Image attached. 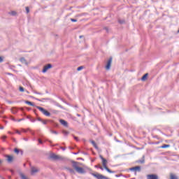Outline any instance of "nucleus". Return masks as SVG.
Here are the masks:
<instances>
[{"label":"nucleus","mask_w":179,"mask_h":179,"mask_svg":"<svg viewBox=\"0 0 179 179\" xmlns=\"http://www.w3.org/2000/svg\"><path fill=\"white\" fill-rule=\"evenodd\" d=\"M72 164H73V169L76 170L77 173H78L79 174H86V171H85L83 168L79 167V164H80L79 162H73Z\"/></svg>","instance_id":"f257e3e1"},{"label":"nucleus","mask_w":179,"mask_h":179,"mask_svg":"<svg viewBox=\"0 0 179 179\" xmlns=\"http://www.w3.org/2000/svg\"><path fill=\"white\" fill-rule=\"evenodd\" d=\"M99 158L102 160V164L103 166V169L108 171V173H110V174H114L115 171H111L108 167H107V159H104L101 155L99 156Z\"/></svg>","instance_id":"f03ea898"},{"label":"nucleus","mask_w":179,"mask_h":179,"mask_svg":"<svg viewBox=\"0 0 179 179\" xmlns=\"http://www.w3.org/2000/svg\"><path fill=\"white\" fill-rule=\"evenodd\" d=\"M36 108L43 114V115H45V117H50L51 115V113L48 112V110H45L44 108L41 106H36Z\"/></svg>","instance_id":"7ed1b4c3"},{"label":"nucleus","mask_w":179,"mask_h":179,"mask_svg":"<svg viewBox=\"0 0 179 179\" xmlns=\"http://www.w3.org/2000/svg\"><path fill=\"white\" fill-rule=\"evenodd\" d=\"M91 176H93V177H95V178L96 179H108V178L99 173H90Z\"/></svg>","instance_id":"20e7f679"},{"label":"nucleus","mask_w":179,"mask_h":179,"mask_svg":"<svg viewBox=\"0 0 179 179\" xmlns=\"http://www.w3.org/2000/svg\"><path fill=\"white\" fill-rule=\"evenodd\" d=\"M50 159H51L52 160H61V159H62V157H61L59 155H57L54 153H52L50 155Z\"/></svg>","instance_id":"39448f33"},{"label":"nucleus","mask_w":179,"mask_h":179,"mask_svg":"<svg viewBox=\"0 0 179 179\" xmlns=\"http://www.w3.org/2000/svg\"><path fill=\"white\" fill-rule=\"evenodd\" d=\"M111 62H113V58L110 57L109 59L107 62V64L106 66V69L108 71L110 68H111Z\"/></svg>","instance_id":"423d86ee"},{"label":"nucleus","mask_w":179,"mask_h":179,"mask_svg":"<svg viewBox=\"0 0 179 179\" xmlns=\"http://www.w3.org/2000/svg\"><path fill=\"white\" fill-rule=\"evenodd\" d=\"M52 68V65L51 64H48L46 66L43 67V69L42 70L43 73H45L47 72L48 69H51Z\"/></svg>","instance_id":"0eeeda50"},{"label":"nucleus","mask_w":179,"mask_h":179,"mask_svg":"<svg viewBox=\"0 0 179 179\" xmlns=\"http://www.w3.org/2000/svg\"><path fill=\"white\" fill-rule=\"evenodd\" d=\"M40 171V170H38V169L34 167V166H32L31 168V176H34V174H36V173H38Z\"/></svg>","instance_id":"6e6552de"},{"label":"nucleus","mask_w":179,"mask_h":179,"mask_svg":"<svg viewBox=\"0 0 179 179\" xmlns=\"http://www.w3.org/2000/svg\"><path fill=\"white\" fill-rule=\"evenodd\" d=\"M130 171H141V166H135L129 169Z\"/></svg>","instance_id":"1a4fd4ad"},{"label":"nucleus","mask_w":179,"mask_h":179,"mask_svg":"<svg viewBox=\"0 0 179 179\" xmlns=\"http://www.w3.org/2000/svg\"><path fill=\"white\" fill-rule=\"evenodd\" d=\"M147 179H159L157 175L150 174L147 176Z\"/></svg>","instance_id":"9d476101"},{"label":"nucleus","mask_w":179,"mask_h":179,"mask_svg":"<svg viewBox=\"0 0 179 179\" xmlns=\"http://www.w3.org/2000/svg\"><path fill=\"white\" fill-rule=\"evenodd\" d=\"M6 157L7 158V162L8 163H12V162H13V156H12V155H6Z\"/></svg>","instance_id":"9b49d317"},{"label":"nucleus","mask_w":179,"mask_h":179,"mask_svg":"<svg viewBox=\"0 0 179 179\" xmlns=\"http://www.w3.org/2000/svg\"><path fill=\"white\" fill-rule=\"evenodd\" d=\"M59 122L60 124H62V125H63L64 127H68V122L65 121L64 120L60 119L59 120Z\"/></svg>","instance_id":"f8f14e48"},{"label":"nucleus","mask_w":179,"mask_h":179,"mask_svg":"<svg viewBox=\"0 0 179 179\" xmlns=\"http://www.w3.org/2000/svg\"><path fill=\"white\" fill-rule=\"evenodd\" d=\"M25 104H28L29 106H31L32 107H38L34 103H33V102L29 101H25Z\"/></svg>","instance_id":"ddd939ff"},{"label":"nucleus","mask_w":179,"mask_h":179,"mask_svg":"<svg viewBox=\"0 0 179 179\" xmlns=\"http://www.w3.org/2000/svg\"><path fill=\"white\" fill-rule=\"evenodd\" d=\"M90 143H92V145H93L94 148H95V149H99V147L97 146V144H96V142L93 140L90 141Z\"/></svg>","instance_id":"4468645a"},{"label":"nucleus","mask_w":179,"mask_h":179,"mask_svg":"<svg viewBox=\"0 0 179 179\" xmlns=\"http://www.w3.org/2000/svg\"><path fill=\"white\" fill-rule=\"evenodd\" d=\"M20 62H22V64H24L25 65H27V62L26 61V59H24V57H22L20 59Z\"/></svg>","instance_id":"2eb2a0df"},{"label":"nucleus","mask_w":179,"mask_h":179,"mask_svg":"<svg viewBox=\"0 0 179 179\" xmlns=\"http://www.w3.org/2000/svg\"><path fill=\"white\" fill-rule=\"evenodd\" d=\"M148 73H145L144 76H143V77L141 78V80L143 82H145V80H146V79H148Z\"/></svg>","instance_id":"dca6fc26"},{"label":"nucleus","mask_w":179,"mask_h":179,"mask_svg":"<svg viewBox=\"0 0 179 179\" xmlns=\"http://www.w3.org/2000/svg\"><path fill=\"white\" fill-rule=\"evenodd\" d=\"M138 163H141V164H143L145 163V155L143 156V158L141 160H138Z\"/></svg>","instance_id":"f3484780"},{"label":"nucleus","mask_w":179,"mask_h":179,"mask_svg":"<svg viewBox=\"0 0 179 179\" xmlns=\"http://www.w3.org/2000/svg\"><path fill=\"white\" fill-rule=\"evenodd\" d=\"M62 134L64 135V136H68L69 135V131H66L65 130H63Z\"/></svg>","instance_id":"a211bd4d"},{"label":"nucleus","mask_w":179,"mask_h":179,"mask_svg":"<svg viewBox=\"0 0 179 179\" xmlns=\"http://www.w3.org/2000/svg\"><path fill=\"white\" fill-rule=\"evenodd\" d=\"M68 171H69L71 174H75V170L71 169V168H67Z\"/></svg>","instance_id":"6ab92c4d"},{"label":"nucleus","mask_w":179,"mask_h":179,"mask_svg":"<svg viewBox=\"0 0 179 179\" xmlns=\"http://www.w3.org/2000/svg\"><path fill=\"white\" fill-rule=\"evenodd\" d=\"M161 148L162 149H166V148H170V145L164 144V145H162Z\"/></svg>","instance_id":"aec40b11"},{"label":"nucleus","mask_w":179,"mask_h":179,"mask_svg":"<svg viewBox=\"0 0 179 179\" xmlns=\"http://www.w3.org/2000/svg\"><path fill=\"white\" fill-rule=\"evenodd\" d=\"M51 134H55V135H58V131H55V130H52V129H50V130Z\"/></svg>","instance_id":"412c9836"},{"label":"nucleus","mask_w":179,"mask_h":179,"mask_svg":"<svg viewBox=\"0 0 179 179\" xmlns=\"http://www.w3.org/2000/svg\"><path fill=\"white\" fill-rule=\"evenodd\" d=\"M9 14L12 16H16V11H11L10 13H9Z\"/></svg>","instance_id":"4be33fe9"},{"label":"nucleus","mask_w":179,"mask_h":179,"mask_svg":"<svg viewBox=\"0 0 179 179\" xmlns=\"http://www.w3.org/2000/svg\"><path fill=\"white\" fill-rule=\"evenodd\" d=\"M118 22L120 24H124V23H125V20H119Z\"/></svg>","instance_id":"5701e85b"},{"label":"nucleus","mask_w":179,"mask_h":179,"mask_svg":"<svg viewBox=\"0 0 179 179\" xmlns=\"http://www.w3.org/2000/svg\"><path fill=\"white\" fill-rule=\"evenodd\" d=\"M12 113H13V114H16V113H17V109H16V108H13V109H12Z\"/></svg>","instance_id":"b1692460"},{"label":"nucleus","mask_w":179,"mask_h":179,"mask_svg":"<svg viewBox=\"0 0 179 179\" xmlns=\"http://www.w3.org/2000/svg\"><path fill=\"white\" fill-rule=\"evenodd\" d=\"M14 152H15V153H17V155H19L20 150L17 148H15Z\"/></svg>","instance_id":"393cba45"},{"label":"nucleus","mask_w":179,"mask_h":179,"mask_svg":"<svg viewBox=\"0 0 179 179\" xmlns=\"http://www.w3.org/2000/svg\"><path fill=\"white\" fill-rule=\"evenodd\" d=\"M82 69H83V66L78 67L77 71H82Z\"/></svg>","instance_id":"a878e982"},{"label":"nucleus","mask_w":179,"mask_h":179,"mask_svg":"<svg viewBox=\"0 0 179 179\" xmlns=\"http://www.w3.org/2000/svg\"><path fill=\"white\" fill-rule=\"evenodd\" d=\"M27 131H29V132L31 134V135H34V131H33L31 129H27Z\"/></svg>","instance_id":"bb28decb"},{"label":"nucleus","mask_w":179,"mask_h":179,"mask_svg":"<svg viewBox=\"0 0 179 179\" xmlns=\"http://www.w3.org/2000/svg\"><path fill=\"white\" fill-rule=\"evenodd\" d=\"M25 10H26L27 13H29L30 12V9L29 8V7H26Z\"/></svg>","instance_id":"cd10ccee"},{"label":"nucleus","mask_w":179,"mask_h":179,"mask_svg":"<svg viewBox=\"0 0 179 179\" xmlns=\"http://www.w3.org/2000/svg\"><path fill=\"white\" fill-rule=\"evenodd\" d=\"M20 92H24V88H23V87H20Z\"/></svg>","instance_id":"c85d7f7f"},{"label":"nucleus","mask_w":179,"mask_h":179,"mask_svg":"<svg viewBox=\"0 0 179 179\" xmlns=\"http://www.w3.org/2000/svg\"><path fill=\"white\" fill-rule=\"evenodd\" d=\"M41 122L43 123L44 125L47 124V120H42Z\"/></svg>","instance_id":"c756f323"},{"label":"nucleus","mask_w":179,"mask_h":179,"mask_svg":"<svg viewBox=\"0 0 179 179\" xmlns=\"http://www.w3.org/2000/svg\"><path fill=\"white\" fill-rule=\"evenodd\" d=\"M15 132L16 134H18V135H22V133L18 130H16Z\"/></svg>","instance_id":"7c9ffc66"},{"label":"nucleus","mask_w":179,"mask_h":179,"mask_svg":"<svg viewBox=\"0 0 179 179\" xmlns=\"http://www.w3.org/2000/svg\"><path fill=\"white\" fill-rule=\"evenodd\" d=\"M71 22H78V20L73 18H71Z\"/></svg>","instance_id":"2f4dec72"},{"label":"nucleus","mask_w":179,"mask_h":179,"mask_svg":"<svg viewBox=\"0 0 179 179\" xmlns=\"http://www.w3.org/2000/svg\"><path fill=\"white\" fill-rule=\"evenodd\" d=\"M38 141L41 145L43 144V141H41V139H38Z\"/></svg>","instance_id":"473e14b6"},{"label":"nucleus","mask_w":179,"mask_h":179,"mask_svg":"<svg viewBox=\"0 0 179 179\" xmlns=\"http://www.w3.org/2000/svg\"><path fill=\"white\" fill-rule=\"evenodd\" d=\"M31 122H36V120L35 119H30Z\"/></svg>","instance_id":"72a5a7b5"},{"label":"nucleus","mask_w":179,"mask_h":179,"mask_svg":"<svg viewBox=\"0 0 179 179\" xmlns=\"http://www.w3.org/2000/svg\"><path fill=\"white\" fill-rule=\"evenodd\" d=\"M1 62H3V59L0 57V64H1Z\"/></svg>","instance_id":"f704fd0d"},{"label":"nucleus","mask_w":179,"mask_h":179,"mask_svg":"<svg viewBox=\"0 0 179 179\" xmlns=\"http://www.w3.org/2000/svg\"><path fill=\"white\" fill-rule=\"evenodd\" d=\"M38 121H40L41 122H42L43 119H41V117H38Z\"/></svg>","instance_id":"c9c22d12"},{"label":"nucleus","mask_w":179,"mask_h":179,"mask_svg":"<svg viewBox=\"0 0 179 179\" xmlns=\"http://www.w3.org/2000/svg\"><path fill=\"white\" fill-rule=\"evenodd\" d=\"M73 138H74V139L76 140V141H79V138H78V137H76V136H73Z\"/></svg>","instance_id":"e433bc0d"},{"label":"nucleus","mask_w":179,"mask_h":179,"mask_svg":"<svg viewBox=\"0 0 179 179\" xmlns=\"http://www.w3.org/2000/svg\"><path fill=\"white\" fill-rule=\"evenodd\" d=\"M23 140L25 141L26 142H27V141H29V138H24Z\"/></svg>","instance_id":"4c0bfd02"},{"label":"nucleus","mask_w":179,"mask_h":179,"mask_svg":"<svg viewBox=\"0 0 179 179\" xmlns=\"http://www.w3.org/2000/svg\"><path fill=\"white\" fill-rule=\"evenodd\" d=\"M96 169H100V165H95Z\"/></svg>","instance_id":"58836bf2"},{"label":"nucleus","mask_w":179,"mask_h":179,"mask_svg":"<svg viewBox=\"0 0 179 179\" xmlns=\"http://www.w3.org/2000/svg\"><path fill=\"white\" fill-rule=\"evenodd\" d=\"M34 93L35 94H38V92H37V91H34Z\"/></svg>","instance_id":"ea45409f"},{"label":"nucleus","mask_w":179,"mask_h":179,"mask_svg":"<svg viewBox=\"0 0 179 179\" xmlns=\"http://www.w3.org/2000/svg\"><path fill=\"white\" fill-rule=\"evenodd\" d=\"M99 169H100L101 170H104V169H103V166H99Z\"/></svg>","instance_id":"a19ab883"},{"label":"nucleus","mask_w":179,"mask_h":179,"mask_svg":"<svg viewBox=\"0 0 179 179\" xmlns=\"http://www.w3.org/2000/svg\"><path fill=\"white\" fill-rule=\"evenodd\" d=\"M24 119H20L17 120L18 122H20V121H23Z\"/></svg>","instance_id":"79ce46f5"},{"label":"nucleus","mask_w":179,"mask_h":179,"mask_svg":"<svg viewBox=\"0 0 179 179\" xmlns=\"http://www.w3.org/2000/svg\"><path fill=\"white\" fill-rule=\"evenodd\" d=\"M23 132H27L28 130H26L24 129H22Z\"/></svg>","instance_id":"37998d69"},{"label":"nucleus","mask_w":179,"mask_h":179,"mask_svg":"<svg viewBox=\"0 0 179 179\" xmlns=\"http://www.w3.org/2000/svg\"><path fill=\"white\" fill-rule=\"evenodd\" d=\"M0 129H3V126L0 125Z\"/></svg>","instance_id":"c03bdc74"},{"label":"nucleus","mask_w":179,"mask_h":179,"mask_svg":"<svg viewBox=\"0 0 179 179\" xmlns=\"http://www.w3.org/2000/svg\"><path fill=\"white\" fill-rule=\"evenodd\" d=\"M61 149H62V150H65V148H64V147H61Z\"/></svg>","instance_id":"a18cd8bd"},{"label":"nucleus","mask_w":179,"mask_h":179,"mask_svg":"<svg viewBox=\"0 0 179 179\" xmlns=\"http://www.w3.org/2000/svg\"><path fill=\"white\" fill-rule=\"evenodd\" d=\"M78 160H83V158H78Z\"/></svg>","instance_id":"49530a36"},{"label":"nucleus","mask_w":179,"mask_h":179,"mask_svg":"<svg viewBox=\"0 0 179 179\" xmlns=\"http://www.w3.org/2000/svg\"><path fill=\"white\" fill-rule=\"evenodd\" d=\"M58 107H59L60 108H62V106L59 105Z\"/></svg>","instance_id":"de8ad7c7"},{"label":"nucleus","mask_w":179,"mask_h":179,"mask_svg":"<svg viewBox=\"0 0 179 179\" xmlns=\"http://www.w3.org/2000/svg\"><path fill=\"white\" fill-rule=\"evenodd\" d=\"M77 117H80V114L78 113Z\"/></svg>","instance_id":"09e8293b"},{"label":"nucleus","mask_w":179,"mask_h":179,"mask_svg":"<svg viewBox=\"0 0 179 179\" xmlns=\"http://www.w3.org/2000/svg\"><path fill=\"white\" fill-rule=\"evenodd\" d=\"M36 100H37L38 101H41V100H40L38 99H36Z\"/></svg>","instance_id":"8fccbe9b"},{"label":"nucleus","mask_w":179,"mask_h":179,"mask_svg":"<svg viewBox=\"0 0 179 179\" xmlns=\"http://www.w3.org/2000/svg\"><path fill=\"white\" fill-rule=\"evenodd\" d=\"M38 94L42 95V94H43V93H41V92H38Z\"/></svg>","instance_id":"3c124183"},{"label":"nucleus","mask_w":179,"mask_h":179,"mask_svg":"<svg viewBox=\"0 0 179 179\" xmlns=\"http://www.w3.org/2000/svg\"><path fill=\"white\" fill-rule=\"evenodd\" d=\"M3 139H6V136H3Z\"/></svg>","instance_id":"603ef678"},{"label":"nucleus","mask_w":179,"mask_h":179,"mask_svg":"<svg viewBox=\"0 0 179 179\" xmlns=\"http://www.w3.org/2000/svg\"><path fill=\"white\" fill-rule=\"evenodd\" d=\"M2 162H3V161H2L1 159H0V164L2 163Z\"/></svg>","instance_id":"864d4df0"},{"label":"nucleus","mask_w":179,"mask_h":179,"mask_svg":"<svg viewBox=\"0 0 179 179\" xmlns=\"http://www.w3.org/2000/svg\"><path fill=\"white\" fill-rule=\"evenodd\" d=\"M12 178V177L11 176H8V179H11Z\"/></svg>","instance_id":"5fc2aeb1"},{"label":"nucleus","mask_w":179,"mask_h":179,"mask_svg":"<svg viewBox=\"0 0 179 179\" xmlns=\"http://www.w3.org/2000/svg\"><path fill=\"white\" fill-rule=\"evenodd\" d=\"M105 29H106V31H108V29H107V28H105Z\"/></svg>","instance_id":"6e6d98bb"},{"label":"nucleus","mask_w":179,"mask_h":179,"mask_svg":"<svg viewBox=\"0 0 179 179\" xmlns=\"http://www.w3.org/2000/svg\"><path fill=\"white\" fill-rule=\"evenodd\" d=\"M13 121H16V120H15V118H13Z\"/></svg>","instance_id":"4d7b16f0"},{"label":"nucleus","mask_w":179,"mask_h":179,"mask_svg":"<svg viewBox=\"0 0 179 179\" xmlns=\"http://www.w3.org/2000/svg\"><path fill=\"white\" fill-rule=\"evenodd\" d=\"M83 36H80V38H82Z\"/></svg>","instance_id":"13d9d810"},{"label":"nucleus","mask_w":179,"mask_h":179,"mask_svg":"<svg viewBox=\"0 0 179 179\" xmlns=\"http://www.w3.org/2000/svg\"><path fill=\"white\" fill-rule=\"evenodd\" d=\"M8 75H12V73H8Z\"/></svg>","instance_id":"bf43d9fd"},{"label":"nucleus","mask_w":179,"mask_h":179,"mask_svg":"<svg viewBox=\"0 0 179 179\" xmlns=\"http://www.w3.org/2000/svg\"><path fill=\"white\" fill-rule=\"evenodd\" d=\"M74 155H78V152H74Z\"/></svg>","instance_id":"052dcab7"},{"label":"nucleus","mask_w":179,"mask_h":179,"mask_svg":"<svg viewBox=\"0 0 179 179\" xmlns=\"http://www.w3.org/2000/svg\"><path fill=\"white\" fill-rule=\"evenodd\" d=\"M8 134H12V132L9 131Z\"/></svg>","instance_id":"680f3d73"},{"label":"nucleus","mask_w":179,"mask_h":179,"mask_svg":"<svg viewBox=\"0 0 179 179\" xmlns=\"http://www.w3.org/2000/svg\"><path fill=\"white\" fill-rule=\"evenodd\" d=\"M11 173H13V171L10 170Z\"/></svg>","instance_id":"e2e57ef3"},{"label":"nucleus","mask_w":179,"mask_h":179,"mask_svg":"<svg viewBox=\"0 0 179 179\" xmlns=\"http://www.w3.org/2000/svg\"><path fill=\"white\" fill-rule=\"evenodd\" d=\"M27 118H30V117L28 116Z\"/></svg>","instance_id":"0e129e2a"},{"label":"nucleus","mask_w":179,"mask_h":179,"mask_svg":"<svg viewBox=\"0 0 179 179\" xmlns=\"http://www.w3.org/2000/svg\"><path fill=\"white\" fill-rule=\"evenodd\" d=\"M27 93H29V92H28V91H27Z\"/></svg>","instance_id":"69168bd1"}]
</instances>
